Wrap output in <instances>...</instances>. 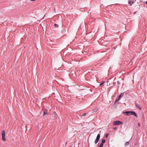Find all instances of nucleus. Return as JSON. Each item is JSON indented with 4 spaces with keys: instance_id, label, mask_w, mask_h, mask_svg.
Wrapping results in <instances>:
<instances>
[{
    "instance_id": "f257e3e1",
    "label": "nucleus",
    "mask_w": 147,
    "mask_h": 147,
    "mask_svg": "<svg viewBox=\"0 0 147 147\" xmlns=\"http://www.w3.org/2000/svg\"><path fill=\"white\" fill-rule=\"evenodd\" d=\"M123 93H121L118 96L117 98H116V99L114 104V105H115V104H116L117 102H118L121 98V97L123 96Z\"/></svg>"
},
{
    "instance_id": "f03ea898",
    "label": "nucleus",
    "mask_w": 147,
    "mask_h": 147,
    "mask_svg": "<svg viewBox=\"0 0 147 147\" xmlns=\"http://www.w3.org/2000/svg\"><path fill=\"white\" fill-rule=\"evenodd\" d=\"M5 130H3L1 132V136H2V140L3 141H5L6 140V138H5Z\"/></svg>"
},
{
    "instance_id": "7ed1b4c3",
    "label": "nucleus",
    "mask_w": 147,
    "mask_h": 147,
    "mask_svg": "<svg viewBox=\"0 0 147 147\" xmlns=\"http://www.w3.org/2000/svg\"><path fill=\"white\" fill-rule=\"evenodd\" d=\"M113 124L114 125H119L123 123V122L119 121H115L113 123Z\"/></svg>"
},
{
    "instance_id": "20e7f679",
    "label": "nucleus",
    "mask_w": 147,
    "mask_h": 147,
    "mask_svg": "<svg viewBox=\"0 0 147 147\" xmlns=\"http://www.w3.org/2000/svg\"><path fill=\"white\" fill-rule=\"evenodd\" d=\"M100 134H98L96 137V138L95 140L94 143L95 144L97 143L98 142L99 139H100Z\"/></svg>"
},
{
    "instance_id": "39448f33",
    "label": "nucleus",
    "mask_w": 147,
    "mask_h": 147,
    "mask_svg": "<svg viewBox=\"0 0 147 147\" xmlns=\"http://www.w3.org/2000/svg\"><path fill=\"white\" fill-rule=\"evenodd\" d=\"M136 1V0H129L128 1V3L130 6H131Z\"/></svg>"
},
{
    "instance_id": "423d86ee",
    "label": "nucleus",
    "mask_w": 147,
    "mask_h": 147,
    "mask_svg": "<svg viewBox=\"0 0 147 147\" xmlns=\"http://www.w3.org/2000/svg\"><path fill=\"white\" fill-rule=\"evenodd\" d=\"M130 115H133L136 117H137L136 113L134 111H131Z\"/></svg>"
},
{
    "instance_id": "0eeeda50",
    "label": "nucleus",
    "mask_w": 147,
    "mask_h": 147,
    "mask_svg": "<svg viewBox=\"0 0 147 147\" xmlns=\"http://www.w3.org/2000/svg\"><path fill=\"white\" fill-rule=\"evenodd\" d=\"M135 105L140 110H141L142 109V107H140V105L139 104L137 103L136 102L135 103Z\"/></svg>"
},
{
    "instance_id": "6e6552de",
    "label": "nucleus",
    "mask_w": 147,
    "mask_h": 147,
    "mask_svg": "<svg viewBox=\"0 0 147 147\" xmlns=\"http://www.w3.org/2000/svg\"><path fill=\"white\" fill-rule=\"evenodd\" d=\"M130 112L131 111H125L123 113L124 114L125 113L127 115H130Z\"/></svg>"
},
{
    "instance_id": "1a4fd4ad",
    "label": "nucleus",
    "mask_w": 147,
    "mask_h": 147,
    "mask_svg": "<svg viewBox=\"0 0 147 147\" xmlns=\"http://www.w3.org/2000/svg\"><path fill=\"white\" fill-rule=\"evenodd\" d=\"M48 112L47 110L46 109H45L44 112V115L45 116L46 114L48 115Z\"/></svg>"
},
{
    "instance_id": "9d476101",
    "label": "nucleus",
    "mask_w": 147,
    "mask_h": 147,
    "mask_svg": "<svg viewBox=\"0 0 147 147\" xmlns=\"http://www.w3.org/2000/svg\"><path fill=\"white\" fill-rule=\"evenodd\" d=\"M129 142H127L125 143V146H127L129 144Z\"/></svg>"
},
{
    "instance_id": "9b49d317",
    "label": "nucleus",
    "mask_w": 147,
    "mask_h": 147,
    "mask_svg": "<svg viewBox=\"0 0 147 147\" xmlns=\"http://www.w3.org/2000/svg\"><path fill=\"white\" fill-rule=\"evenodd\" d=\"M106 140L105 139H102V142L101 143L104 144Z\"/></svg>"
},
{
    "instance_id": "f8f14e48",
    "label": "nucleus",
    "mask_w": 147,
    "mask_h": 147,
    "mask_svg": "<svg viewBox=\"0 0 147 147\" xmlns=\"http://www.w3.org/2000/svg\"><path fill=\"white\" fill-rule=\"evenodd\" d=\"M105 82V81H102L101 83L100 84V86H101L103 84H104Z\"/></svg>"
},
{
    "instance_id": "ddd939ff",
    "label": "nucleus",
    "mask_w": 147,
    "mask_h": 147,
    "mask_svg": "<svg viewBox=\"0 0 147 147\" xmlns=\"http://www.w3.org/2000/svg\"><path fill=\"white\" fill-rule=\"evenodd\" d=\"M103 144L101 143L99 147H103Z\"/></svg>"
},
{
    "instance_id": "4468645a",
    "label": "nucleus",
    "mask_w": 147,
    "mask_h": 147,
    "mask_svg": "<svg viewBox=\"0 0 147 147\" xmlns=\"http://www.w3.org/2000/svg\"><path fill=\"white\" fill-rule=\"evenodd\" d=\"M55 26L57 28H58L59 26V25L57 24H54Z\"/></svg>"
},
{
    "instance_id": "2eb2a0df",
    "label": "nucleus",
    "mask_w": 147,
    "mask_h": 147,
    "mask_svg": "<svg viewBox=\"0 0 147 147\" xmlns=\"http://www.w3.org/2000/svg\"><path fill=\"white\" fill-rule=\"evenodd\" d=\"M87 114V113H84L83 114V115L81 116L83 117V116H85V115H86V114Z\"/></svg>"
},
{
    "instance_id": "dca6fc26",
    "label": "nucleus",
    "mask_w": 147,
    "mask_h": 147,
    "mask_svg": "<svg viewBox=\"0 0 147 147\" xmlns=\"http://www.w3.org/2000/svg\"><path fill=\"white\" fill-rule=\"evenodd\" d=\"M65 30H63L61 32L62 33H65Z\"/></svg>"
},
{
    "instance_id": "f3484780",
    "label": "nucleus",
    "mask_w": 147,
    "mask_h": 147,
    "mask_svg": "<svg viewBox=\"0 0 147 147\" xmlns=\"http://www.w3.org/2000/svg\"><path fill=\"white\" fill-rule=\"evenodd\" d=\"M109 134H106L105 136V137L106 138H107V137Z\"/></svg>"
},
{
    "instance_id": "a211bd4d",
    "label": "nucleus",
    "mask_w": 147,
    "mask_h": 147,
    "mask_svg": "<svg viewBox=\"0 0 147 147\" xmlns=\"http://www.w3.org/2000/svg\"><path fill=\"white\" fill-rule=\"evenodd\" d=\"M138 127H140V123H138Z\"/></svg>"
},
{
    "instance_id": "6ab92c4d",
    "label": "nucleus",
    "mask_w": 147,
    "mask_h": 147,
    "mask_svg": "<svg viewBox=\"0 0 147 147\" xmlns=\"http://www.w3.org/2000/svg\"><path fill=\"white\" fill-rule=\"evenodd\" d=\"M36 0H30L31 1H35Z\"/></svg>"
},
{
    "instance_id": "aec40b11",
    "label": "nucleus",
    "mask_w": 147,
    "mask_h": 147,
    "mask_svg": "<svg viewBox=\"0 0 147 147\" xmlns=\"http://www.w3.org/2000/svg\"><path fill=\"white\" fill-rule=\"evenodd\" d=\"M116 128H116V127H115L114 128V129H116Z\"/></svg>"
},
{
    "instance_id": "412c9836",
    "label": "nucleus",
    "mask_w": 147,
    "mask_h": 147,
    "mask_svg": "<svg viewBox=\"0 0 147 147\" xmlns=\"http://www.w3.org/2000/svg\"><path fill=\"white\" fill-rule=\"evenodd\" d=\"M136 12H134V14H136Z\"/></svg>"
},
{
    "instance_id": "4be33fe9",
    "label": "nucleus",
    "mask_w": 147,
    "mask_h": 147,
    "mask_svg": "<svg viewBox=\"0 0 147 147\" xmlns=\"http://www.w3.org/2000/svg\"><path fill=\"white\" fill-rule=\"evenodd\" d=\"M67 144V142L66 143V144Z\"/></svg>"
}]
</instances>
